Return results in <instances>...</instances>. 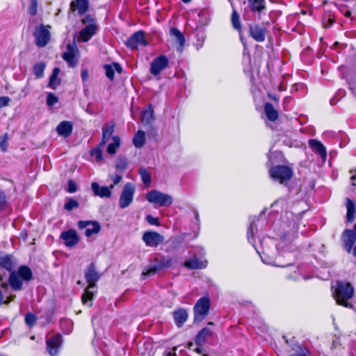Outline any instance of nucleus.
Here are the masks:
<instances>
[{
    "instance_id": "obj_55",
    "label": "nucleus",
    "mask_w": 356,
    "mask_h": 356,
    "mask_svg": "<svg viewBox=\"0 0 356 356\" xmlns=\"http://www.w3.org/2000/svg\"><path fill=\"white\" fill-rule=\"evenodd\" d=\"M10 102V98L8 97H0V108L3 106H7L8 102Z\"/></svg>"
},
{
    "instance_id": "obj_39",
    "label": "nucleus",
    "mask_w": 356,
    "mask_h": 356,
    "mask_svg": "<svg viewBox=\"0 0 356 356\" xmlns=\"http://www.w3.org/2000/svg\"><path fill=\"white\" fill-rule=\"evenodd\" d=\"M113 142L108 145L107 152L109 154H114L116 153L117 148L120 145V138L119 136H113Z\"/></svg>"
},
{
    "instance_id": "obj_22",
    "label": "nucleus",
    "mask_w": 356,
    "mask_h": 356,
    "mask_svg": "<svg viewBox=\"0 0 356 356\" xmlns=\"http://www.w3.org/2000/svg\"><path fill=\"white\" fill-rule=\"evenodd\" d=\"M97 29V24L86 25L79 33V39L86 42L95 34Z\"/></svg>"
},
{
    "instance_id": "obj_4",
    "label": "nucleus",
    "mask_w": 356,
    "mask_h": 356,
    "mask_svg": "<svg viewBox=\"0 0 356 356\" xmlns=\"http://www.w3.org/2000/svg\"><path fill=\"white\" fill-rule=\"evenodd\" d=\"M211 307L210 298L208 295L200 298L193 307L194 321L200 322L209 314Z\"/></svg>"
},
{
    "instance_id": "obj_31",
    "label": "nucleus",
    "mask_w": 356,
    "mask_h": 356,
    "mask_svg": "<svg viewBox=\"0 0 356 356\" xmlns=\"http://www.w3.org/2000/svg\"><path fill=\"white\" fill-rule=\"evenodd\" d=\"M232 24L234 29L237 30L241 36L242 27L240 16L236 10L232 6V13L231 17Z\"/></svg>"
},
{
    "instance_id": "obj_43",
    "label": "nucleus",
    "mask_w": 356,
    "mask_h": 356,
    "mask_svg": "<svg viewBox=\"0 0 356 356\" xmlns=\"http://www.w3.org/2000/svg\"><path fill=\"white\" fill-rule=\"evenodd\" d=\"M79 206V202L72 199V198H68L64 205V209L67 211H72L74 209L78 208Z\"/></svg>"
},
{
    "instance_id": "obj_18",
    "label": "nucleus",
    "mask_w": 356,
    "mask_h": 356,
    "mask_svg": "<svg viewBox=\"0 0 356 356\" xmlns=\"http://www.w3.org/2000/svg\"><path fill=\"white\" fill-rule=\"evenodd\" d=\"M77 51V47L75 43L67 45V51L63 53V58L69 64L70 67H74L76 64V60L75 58L76 52Z\"/></svg>"
},
{
    "instance_id": "obj_25",
    "label": "nucleus",
    "mask_w": 356,
    "mask_h": 356,
    "mask_svg": "<svg viewBox=\"0 0 356 356\" xmlns=\"http://www.w3.org/2000/svg\"><path fill=\"white\" fill-rule=\"evenodd\" d=\"M14 268V261L13 259V256L10 254H5L0 256V270L6 269L10 273ZM2 280V277L0 276V280Z\"/></svg>"
},
{
    "instance_id": "obj_26",
    "label": "nucleus",
    "mask_w": 356,
    "mask_h": 356,
    "mask_svg": "<svg viewBox=\"0 0 356 356\" xmlns=\"http://www.w3.org/2000/svg\"><path fill=\"white\" fill-rule=\"evenodd\" d=\"M71 9L78 10L79 14H84L88 9V0H73L70 3Z\"/></svg>"
},
{
    "instance_id": "obj_63",
    "label": "nucleus",
    "mask_w": 356,
    "mask_h": 356,
    "mask_svg": "<svg viewBox=\"0 0 356 356\" xmlns=\"http://www.w3.org/2000/svg\"><path fill=\"white\" fill-rule=\"evenodd\" d=\"M0 146L1 147V148H2V149H3V151H5V150H6V149L3 147V146H4V143H3V141H1V142L0 143Z\"/></svg>"
},
{
    "instance_id": "obj_40",
    "label": "nucleus",
    "mask_w": 356,
    "mask_h": 356,
    "mask_svg": "<svg viewBox=\"0 0 356 356\" xmlns=\"http://www.w3.org/2000/svg\"><path fill=\"white\" fill-rule=\"evenodd\" d=\"M154 111L152 108L144 111L141 113V120L144 123L149 124L154 120Z\"/></svg>"
},
{
    "instance_id": "obj_10",
    "label": "nucleus",
    "mask_w": 356,
    "mask_h": 356,
    "mask_svg": "<svg viewBox=\"0 0 356 356\" xmlns=\"http://www.w3.org/2000/svg\"><path fill=\"white\" fill-rule=\"evenodd\" d=\"M78 227L81 229H85L84 234L87 237L98 234L101 230V225L97 221L81 220L78 222Z\"/></svg>"
},
{
    "instance_id": "obj_7",
    "label": "nucleus",
    "mask_w": 356,
    "mask_h": 356,
    "mask_svg": "<svg viewBox=\"0 0 356 356\" xmlns=\"http://www.w3.org/2000/svg\"><path fill=\"white\" fill-rule=\"evenodd\" d=\"M50 29L51 26L44 24L35 27L33 35L35 43L38 47H44L49 42L51 38Z\"/></svg>"
},
{
    "instance_id": "obj_29",
    "label": "nucleus",
    "mask_w": 356,
    "mask_h": 356,
    "mask_svg": "<svg viewBox=\"0 0 356 356\" xmlns=\"http://www.w3.org/2000/svg\"><path fill=\"white\" fill-rule=\"evenodd\" d=\"M170 35L174 38L175 41L179 44V51H182V47L185 44V38L181 32L175 27H172L170 30Z\"/></svg>"
},
{
    "instance_id": "obj_46",
    "label": "nucleus",
    "mask_w": 356,
    "mask_h": 356,
    "mask_svg": "<svg viewBox=\"0 0 356 356\" xmlns=\"http://www.w3.org/2000/svg\"><path fill=\"white\" fill-rule=\"evenodd\" d=\"M58 102V98L53 93L49 92L47 96V104L49 106L55 105Z\"/></svg>"
},
{
    "instance_id": "obj_35",
    "label": "nucleus",
    "mask_w": 356,
    "mask_h": 356,
    "mask_svg": "<svg viewBox=\"0 0 356 356\" xmlns=\"http://www.w3.org/2000/svg\"><path fill=\"white\" fill-rule=\"evenodd\" d=\"M346 209H347V220L348 222H352L355 219V205L353 201H352L350 198L346 199Z\"/></svg>"
},
{
    "instance_id": "obj_5",
    "label": "nucleus",
    "mask_w": 356,
    "mask_h": 356,
    "mask_svg": "<svg viewBox=\"0 0 356 356\" xmlns=\"http://www.w3.org/2000/svg\"><path fill=\"white\" fill-rule=\"evenodd\" d=\"M146 199L149 202L158 207H170L173 202V197L163 193L158 190H152L147 193Z\"/></svg>"
},
{
    "instance_id": "obj_52",
    "label": "nucleus",
    "mask_w": 356,
    "mask_h": 356,
    "mask_svg": "<svg viewBox=\"0 0 356 356\" xmlns=\"http://www.w3.org/2000/svg\"><path fill=\"white\" fill-rule=\"evenodd\" d=\"M146 220L149 224H150L152 225H159L158 218H154L151 215H147L146 216Z\"/></svg>"
},
{
    "instance_id": "obj_57",
    "label": "nucleus",
    "mask_w": 356,
    "mask_h": 356,
    "mask_svg": "<svg viewBox=\"0 0 356 356\" xmlns=\"http://www.w3.org/2000/svg\"><path fill=\"white\" fill-rule=\"evenodd\" d=\"M350 179L352 181V185L355 186L356 185V175H352Z\"/></svg>"
},
{
    "instance_id": "obj_20",
    "label": "nucleus",
    "mask_w": 356,
    "mask_h": 356,
    "mask_svg": "<svg viewBox=\"0 0 356 356\" xmlns=\"http://www.w3.org/2000/svg\"><path fill=\"white\" fill-rule=\"evenodd\" d=\"M115 130L114 122L106 123L102 129V138L99 146L104 145L111 138Z\"/></svg>"
},
{
    "instance_id": "obj_11",
    "label": "nucleus",
    "mask_w": 356,
    "mask_h": 356,
    "mask_svg": "<svg viewBox=\"0 0 356 356\" xmlns=\"http://www.w3.org/2000/svg\"><path fill=\"white\" fill-rule=\"evenodd\" d=\"M147 44L145 33L142 31L135 32L126 42V45L131 49H137L139 45L146 46Z\"/></svg>"
},
{
    "instance_id": "obj_32",
    "label": "nucleus",
    "mask_w": 356,
    "mask_h": 356,
    "mask_svg": "<svg viewBox=\"0 0 356 356\" xmlns=\"http://www.w3.org/2000/svg\"><path fill=\"white\" fill-rule=\"evenodd\" d=\"M104 69L106 71V76L111 81L114 79V72L115 71L120 73L122 72L121 66L118 63H113V65H105Z\"/></svg>"
},
{
    "instance_id": "obj_44",
    "label": "nucleus",
    "mask_w": 356,
    "mask_h": 356,
    "mask_svg": "<svg viewBox=\"0 0 356 356\" xmlns=\"http://www.w3.org/2000/svg\"><path fill=\"white\" fill-rule=\"evenodd\" d=\"M291 346L292 349L293 350L297 351L298 353L291 355L290 356H310L307 350L302 348V347L297 346V345L293 346L291 344Z\"/></svg>"
},
{
    "instance_id": "obj_50",
    "label": "nucleus",
    "mask_w": 356,
    "mask_h": 356,
    "mask_svg": "<svg viewBox=\"0 0 356 356\" xmlns=\"http://www.w3.org/2000/svg\"><path fill=\"white\" fill-rule=\"evenodd\" d=\"M83 24L86 25L96 24L95 19L90 15H86L82 19Z\"/></svg>"
},
{
    "instance_id": "obj_13",
    "label": "nucleus",
    "mask_w": 356,
    "mask_h": 356,
    "mask_svg": "<svg viewBox=\"0 0 356 356\" xmlns=\"http://www.w3.org/2000/svg\"><path fill=\"white\" fill-rule=\"evenodd\" d=\"M342 241L345 249L350 253L356 241V224L354 225L353 229H346L343 232Z\"/></svg>"
},
{
    "instance_id": "obj_56",
    "label": "nucleus",
    "mask_w": 356,
    "mask_h": 356,
    "mask_svg": "<svg viewBox=\"0 0 356 356\" xmlns=\"http://www.w3.org/2000/svg\"><path fill=\"white\" fill-rule=\"evenodd\" d=\"M88 73L87 70H81V79L83 81H86L88 79Z\"/></svg>"
},
{
    "instance_id": "obj_21",
    "label": "nucleus",
    "mask_w": 356,
    "mask_h": 356,
    "mask_svg": "<svg viewBox=\"0 0 356 356\" xmlns=\"http://www.w3.org/2000/svg\"><path fill=\"white\" fill-rule=\"evenodd\" d=\"M73 130V124L70 121H62L56 127V131L59 136L67 138L71 135Z\"/></svg>"
},
{
    "instance_id": "obj_48",
    "label": "nucleus",
    "mask_w": 356,
    "mask_h": 356,
    "mask_svg": "<svg viewBox=\"0 0 356 356\" xmlns=\"http://www.w3.org/2000/svg\"><path fill=\"white\" fill-rule=\"evenodd\" d=\"M90 154L95 156L97 161L102 160V152L99 147L92 149L90 150Z\"/></svg>"
},
{
    "instance_id": "obj_47",
    "label": "nucleus",
    "mask_w": 356,
    "mask_h": 356,
    "mask_svg": "<svg viewBox=\"0 0 356 356\" xmlns=\"http://www.w3.org/2000/svg\"><path fill=\"white\" fill-rule=\"evenodd\" d=\"M297 231V227L295 222L293 223V229L290 231H287L286 232H283L280 234V237L283 241L287 240L289 238L290 235H294Z\"/></svg>"
},
{
    "instance_id": "obj_1",
    "label": "nucleus",
    "mask_w": 356,
    "mask_h": 356,
    "mask_svg": "<svg viewBox=\"0 0 356 356\" xmlns=\"http://www.w3.org/2000/svg\"><path fill=\"white\" fill-rule=\"evenodd\" d=\"M337 288L334 291L333 296L338 305L346 307H351L352 305L348 302L354 294V288L349 282L338 281Z\"/></svg>"
},
{
    "instance_id": "obj_27",
    "label": "nucleus",
    "mask_w": 356,
    "mask_h": 356,
    "mask_svg": "<svg viewBox=\"0 0 356 356\" xmlns=\"http://www.w3.org/2000/svg\"><path fill=\"white\" fill-rule=\"evenodd\" d=\"M212 336V331L209 327L202 329L196 336L195 343L198 346L203 345L207 338Z\"/></svg>"
},
{
    "instance_id": "obj_8",
    "label": "nucleus",
    "mask_w": 356,
    "mask_h": 356,
    "mask_svg": "<svg viewBox=\"0 0 356 356\" xmlns=\"http://www.w3.org/2000/svg\"><path fill=\"white\" fill-rule=\"evenodd\" d=\"M135 191L136 188L133 184L130 182L125 184L119 199L120 209H124L132 203Z\"/></svg>"
},
{
    "instance_id": "obj_36",
    "label": "nucleus",
    "mask_w": 356,
    "mask_h": 356,
    "mask_svg": "<svg viewBox=\"0 0 356 356\" xmlns=\"http://www.w3.org/2000/svg\"><path fill=\"white\" fill-rule=\"evenodd\" d=\"M145 143V134L143 131H138L133 138V143L137 148L142 147Z\"/></svg>"
},
{
    "instance_id": "obj_38",
    "label": "nucleus",
    "mask_w": 356,
    "mask_h": 356,
    "mask_svg": "<svg viewBox=\"0 0 356 356\" xmlns=\"http://www.w3.org/2000/svg\"><path fill=\"white\" fill-rule=\"evenodd\" d=\"M45 67L46 64L44 62H39L33 65V72L37 79L42 78L44 76Z\"/></svg>"
},
{
    "instance_id": "obj_34",
    "label": "nucleus",
    "mask_w": 356,
    "mask_h": 356,
    "mask_svg": "<svg viewBox=\"0 0 356 356\" xmlns=\"http://www.w3.org/2000/svg\"><path fill=\"white\" fill-rule=\"evenodd\" d=\"M60 72L58 67H55L53 70L52 74H51L49 80V87L52 89H56L57 86L60 84V80L58 79V75Z\"/></svg>"
},
{
    "instance_id": "obj_33",
    "label": "nucleus",
    "mask_w": 356,
    "mask_h": 356,
    "mask_svg": "<svg viewBox=\"0 0 356 356\" xmlns=\"http://www.w3.org/2000/svg\"><path fill=\"white\" fill-rule=\"evenodd\" d=\"M248 4L252 11L261 13L266 8L264 0H248Z\"/></svg>"
},
{
    "instance_id": "obj_62",
    "label": "nucleus",
    "mask_w": 356,
    "mask_h": 356,
    "mask_svg": "<svg viewBox=\"0 0 356 356\" xmlns=\"http://www.w3.org/2000/svg\"><path fill=\"white\" fill-rule=\"evenodd\" d=\"M192 346H193V343H192V342H189V343L187 344V348H188V349H191Z\"/></svg>"
},
{
    "instance_id": "obj_19",
    "label": "nucleus",
    "mask_w": 356,
    "mask_h": 356,
    "mask_svg": "<svg viewBox=\"0 0 356 356\" xmlns=\"http://www.w3.org/2000/svg\"><path fill=\"white\" fill-rule=\"evenodd\" d=\"M309 145L316 154L321 156L323 161H325L327 159V150L320 141L315 139H310L309 140Z\"/></svg>"
},
{
    "instance_id": "obj_15",
    "label": "nucleus",
    "mask_w": 356,
    "mask_h": 356,
    "mask_svg": "<svg viewBox=\"0 0 356 356\" xmlns=\"http://www.w3.org/2000/svg\"><path fill=\"white\" fill-rule=\"evenodd\" d=\"M168 65V60L164 55L156 58L151 63L150 72L154 75H159Z\"/></svg>"
},
{
    "instance_id": "obj_30",
    "label": "nucleus",
    "mask_w": 356,
    "mask_h": 356,
    "mask_svg": "<svg viewBox=\"0 0 356 356\" xmlns=\"http://www.w3.org/2000/svg\"><path fill=\"white\" fill-rule=\"evenodd\" d=\"M265 114L270 121H275L278 118V111L274 108L273 105L269 102L264 104Z\"/></svg>"
},
{
    "instance_id": "obj_54",
    "label": "nucleus",
    "mask_w": 356,
    "mask_h": 356,
    "mask_svg": "<svg viewBox=\"0 0 356 356\" xmlns=\"http://www.w3.org/2000/svg\"><path fill=\"white\" fill-rule=\"evenodd\" d=\"M109 178L113 181V183H114V184L117 185L121 181L122 177L121 175H110Z\"/></svg>"
},
{
    "instance_id": "obj_16",
    "label": "nucleus",
    "mask_w": 356,
    "mask_h": 356,
    "mask_svg": "<svg viewBox=\"0 0 356 356\" xmlns=\"http://www.w3.org/2000/svg\"><path fill=\"white\" fill-rule=\"evenodd\" d=\"M61 342L62 337L60 334H56L47 340V350L50 355H58Z\"/></svg>"
},
{
    "instance_id": "obj_17",
    "label": "nucleus",
    "mask_w": 356,
    "mask_h": 356,
    "mask_svg": "<svg viewBox=\"0 0 356 356\" xmlns=\"http://www.w3.org/2000/svg\"><path fill=\"white\" fill-rule=\"evenodd\" d=\"M60 238L67 247L72 248L79 241V237L74 229H68L61 233Z\"/></svg>"
},
{
    "instance_id": "obj_9",
    "label": "nucleus",
    "mask_w": 356,
    "mask_h": 356,
    "mask_svg": "<svg viewBox=\"0 0 356 356\" xmlns=\"http://www.w3.org/2000/svg\"><path fill=\"white\" fill-rule=\"evenodd\" d=\"M142 239L147 247L156 248L164 242V236L154 231L145 232L143 234Z\"/></svg>"
},
{
    "instance_id": "obj_23",
    "label": "nucleus",
    "mask_w": 356,
    "mask_h": 356,
    "mask_svg": "<svg viewBox=\"0 0 356 356\" xmlns=\"http://www.w3.org/2000/svg\"><path fill=\"white\" fill-rule=\"evenodd\" d=\"M91 188L96 196H99L102 198H108L111 196L112 192L109 191L108 188L106 186H100L97 182L92 183Z\"/></svg>"
},
{
    "instance_id": "obj_37",
    "label": "nucleus",
    "mask_w": 356,
    "mask_h": 356,
    "mask_svg": "<svg viewBox=\"0 0 356 356\" xmlns=\"http://www.w3.org/2000/svg\"><path fill=\"white\" fill-rule=\"evenodd\" d=\"M257 232V227L254 222V221H252L250 222V226L248 228V239L251 244L255 247V240H254V234Z\"/></svg>"
},
{
    "instance_id": "obj_59",
    "label": "nucleus",
    "mask_w": 356,
    "mask_h": 356,
    "mask_svg": "<svg viewBox=\"0 0 356 356\" xmlns=\"http://www.w3.org/2000/svg\"><path fill=\"white\" fill-rule=\"evenodd\" d=\"M195 351L197 353H199V354H201L202 353V350L201 348H196L195 349Z\"/></svg>"
},
{
    "instance_id": "obj_12",
    "label": "nucleus",
    "mask_w": 356,
    "mask_h": 356,
    "mask_svg": "<svg viewBox=\"0 0 356 356\" xmlns=\"http://www.w3.org/2000/svg\"><path fill=\"white\" fill-rule=\"evenodd\" d=\"M172 264V259L166 258L158 261V266H149L144 269L141 274L142 279L154 275L160 268L168 267Z\"/></svg>"
},
{
    "instance_id": "obj_42",
    "label": "nucleus",
    "mask_w": 356,
    "mask_h": 356,
    "mask_svg": "<svg viewBox=\"0 0 356 356\" xmlns=\"http://www.w3.org/2000/svg\"><path fill=\"white\" fill-rule=\"evenodd\" d=\"M139 173L143 184L148 186L151 183V177L149 172L145 168H142L139 170Z\"/></svg>"
},
{
    "instance_id": "obj_49",
    "label": "nucleus",
    "mask_w": 356,
    "mask_h": 356,
    "mask_svg": "<svg viewBox=\"0 0 356 356\" xmlns=\"http://www.w3.org/2000/svg\"><path fill=\"white\" fill-rule=\"evenodd\" d=\"M6 195L3 191H0V212L6 207Z\"/></svg>"
},
{
    "instance_id": "obj_14",
    "label": "nucleus",
    "mask_w": 356,
    "mask_h": 356,
    "mask_svg": "<svg viewBox=\"0 0 356 356\" xmlns=\"http://www.w3.org/2000/svg\"><path fill=\"white\" fill-rule=\"evenodd\" d=\"M266 29L263 25L252 24L249 25L250 35L257 42H262L266 38Z\"/></svg>"
},
{
    "instance_id": "obj_41",
    "label": "nucleus",
    "mask_w": 356,
    "mask_h": 356,
    "mask_svg": "<svg viewBox=\"0 0 356 356\" xmlns=\"http://www.w3.org/2000/svg\"><path fill=\"white\" fill-rule=\"evenodd\" d=\"M127 159L124 157H118L115 162V168L120 172H124L127 167Z\"/></svg>"
},
{
    "instance_id": "obj_51",
    "label": "nucleus",
    "mask_w": 356,
    "mask_h": 356,
    "mask_svg": "<svg viewBox=\"0 0 356 356\" xmlns=\"http://www.w3.org/2000/svg\"><path fill=\"white\" fill-rule=\"evenodd\" d=\"M30 14L33 16L37 13V0H31V6L29 8Z\"/></svg>"
},
{
    "instance_id": "obj_6",
    "label": "nucleus",
    "mask_w": 356,
    "mask_h": 356,
    "mask_svg": "<svg viewBox=\"0 0 356 356\" xmlns=\"http://www.w3.org/2000/svg\"><path fill=\"white\" fill-rule=\"evenodd\" d=\"M270 177L281 184L289 181L292 176V170L286 165H276L270 170Z\"/></svg>"
},
{
    "instance_id": "obj_60",
    "label": "nucleus",
    "mask_w": 356,
    "mask_h": 356,
    "mask_svg": "<svg viewBox=\"0 0 356 356\" xmlns=\"http://www.w3.org/2000/svg\"><path fill=\"white\" fill-rule=\"evenodd\" d=\"M166 356H177L176 353H172V352H169L167 353Z\"/></svg>"
},
{
    "instance_id": "obj_24",
    "label": "nucleus",
    "mask_w": 356,
    "mask_h": 356,
    "mask_svg": "<svg viewBox=\"0 0 356 356\" xmlns=\"http://www.w3.org/2000/svg\"><path fill=\"white\" fill-rule=\"evenodd\" d=\"M173 317L177 327H180L187 321L188 314L185 309L179 308L174 311Z\"/></svg>"
},
{
    "instance_id": "obj_2",
    "label": "nucleus",
    "mask_w": 356,
    "mask_h": 356,
    "mask_svg": "<svg viewBox=\"0 0 356 356\" xmlns=\"http://www.w3.org/2000/svg\"><path fill=\"white\" fill-rule=\"evenodd\" d=\"M85 277L86 282L88 283V286L84 290L81 300L83 304H87L93 299L94 296V293L90 291V289H93L96 286V282H97L101 277V275L97 271L95 265L93 263L90 264L87 268L85 273Z\"/></svg>"
},
{
    "instance_id": "obj_45",
    "label": "nucleus",
    "mask_w": 356,
    "mask_h": 356,
    "mask_svg": "<svg viewBox=\"0 0 356 356\" xmlns=\"http://www.w3.org/2000/svg\"><path fill=\"white\" fill-rule=\"evenodd\" d=\"M25 322L27 325L32 327L36 322V316L32 313H27L25 316Z\"/></svg>"
},
{
    "instance_id": "obj_64",
    "label": "nucleus",
    "mask_w": 356,
    "mask_h": 356,
    "mask_svg": "<svg viewBox=\"0 0 356 356\" xmlns=\"http://www.w3.org/2000/svg\"><path fill=\"white\" fill-rule=\"evenodd\" d=\"M353 254L354 256L356 257V246L354 247V248L353 249Z\"/></svg>"
},
{
    "instance_id": "obj_58",
    "label": "nucleus",
    "mask_w": 356,
    "mask_h": 356,
    "mask_svg": "<svg viewBox=\"0 0 356 356\" xmlns=\"http://www.w3.org/2000/svg\"><path fill=\"white\" fill-rule=\"evenodd\" d=\"M350 88L353 92V95L356 97V85L351 86Z\"/></svg>"
},
{
    "instance_id": "obj_53",
    "label": "nucleus",
    "mask_w": 356,
    "mask_h": 356,
    "mask_svg": "<svg viewBox=\"0 0 356 356\" xmlns=\"http://www.w3.org/2000/svg\"><path fill=\"white\" fill-rule=\"evenodd\" d=\"M76 184L72 180H69L67 191L69 193H73L76 191Z\"/></svg>"
},
{
    "instance_id": "obj_3",
    "label": "nucleus",
    "mask_w": 356,
    "mask_h": 356,
    "mask_svg": "<svg viewBox=\"0 0 356 356\" xmlns=\"http://www.w3.org/2000/svg\"><path fill=\"white\" fill-rule=\"evenodd\" d=\"M32 278L33 273L30 268L22 266L17 271L14 270L10 273L8 282L14 291H20L22 289L23 280L29 282Z\"/></svg>"
},
{
    "instance_id": "obj_61",
    "label": "nucleus",
    "mask_w": 356,
    "mask_h": 356,
    "mask_svg": "<svg viewBox=\"0 0 356 356\" xmlns=\"http://www.w3.org/2000/svg\"><path fill=\"white\" fill-rule=\"evenodd\" d=\"M115 185V184H114V183H113V184H111L109 186H106V187L109 188V191H111L112 189L114 188Z\"/></svg>"
},
{
    "instance_id": "obj_28",
    "label": "nucleus",
    "mask_w": 356,
    "mask_h": 356,
    "mask_svg": "<svg viewBox=\"0 0 356 356\" xmlns=\"http://www.w3.org/2000/svg\"><path fill=\"white\" fill-rule=\"evenodd\" d=\"M207 261L200 260L196 257L185 262V266L190 269L204 268L207 266Z\"/></svg>"
}]
</instances>
